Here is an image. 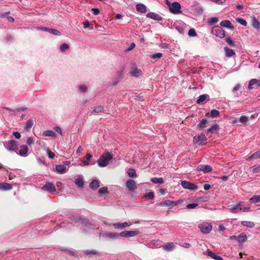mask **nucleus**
Returning <instances> with one entry per match:
<instances>
[{
  "label": "nucleus",
  "instance_id": "obj_54",
  "mask_svg": "<svg viewBox=\"0 0 260 260\" xmlns=\"http://www.w3.org/2000/svg\"><path fill=\"white\" fill-rule=\"evenodd\" d=\"M198 203H191V204H189L187 205L186 206V209H195L197 207H198Z\"/></svg>",
  "mask_w": 260,
  "mask_h": 260
},
{
  "label": "nucleus",
  "instance_id": "obj_57",
  "mask_svg": "<svg viewBox=\"0 0 260 260\" xmlns=\"http://www.w3.org/2000/svg\"><path fill=\"white\" fill-rule=\"evenodd\" d=\"M145 197L152 200L154 198V194L153 192L150 191L146 193Z\"/></svg>",
  "mask_w": 260,
  "mask_h": 260
},
{
  "label": "nucleus",
  "instance_id": "obj_40",
  "mask_svg": "<svg viewBox=\"0 0 260 260\" xmlns=\"http://www.w3.org/2000/svg\"><path fill=\"white\" fill-rule=\"evenodd\" d=\"M241 224L243 226L250 228H252L255 226V224L253 222L249 221H241Z\"/></svg>",
  "mask_w": 260,
  "mask_h": 260
},
{
  "label": "nucleus",
  "instance_id": "obj_14",
  "mask_svg": "<svg viewBox=\"0 0 260 260\" xmlns=\"http://www.w3.org/2000/svg\"><path fill=\"white\" fill-rule=\"evenodd\" d=\"M28 148L26 145H23L20 146L18 151H16V153L19 155L23 157H26L27 155Z\"/></svg>",
  "mask_w": 260,
  "mask_h": 260
},
{
  "label": "nucleus",
  "instance_id": "obj_20",
  "mask_svg": "<svg viewBox=\"0 0 260 260\" xmlns=\"http://www.w3.org/2000/svg\"><path fill=\"white\" fill-rule=\"evenodd\" d=\"M209 101V96L207 94H202L199 96L197 101V103L201 104L206 103Z\"/></svg>",
  "mask_w": 260,
  "mask_h": 260
},
{
  "label": "nucleus",
  "instance_id": "obj_47",
  "mask_svg": "<svg viewBox=\"0 0 260 260\" xmlns=\"http://www.w3.org/2000/svg\"><path fill=\"white\" fill-rule=\"evenodd\" d=\"M219 112L216 109H212L210 111V116L212 118H215L219 115Z\"/></svg>",
  "mask_w": 260,
  "mask_h": 260
},
{
  "label": "nucleus",
  "instance_id": "obj_62",
  "mask_svg": "<svg viewBox=\"0 0 260 260\" xmlns=\"http://www.w3.org/2000/svg\"><path fill=\"white\" fill-rule=\"evenodd\" d=\"M34 143V139L32 137H29L27 138L26 140V143L27 144L30 145Z\"/></svg>",
  "mask_w": 260,
  "mask_h": 260
},
{
  "label": "nucleus",
  "instance_id": "obj_38",
  "mask_svg": "<svg viewBox=\"0 0 260 260\" xmlns=\"http://www.w3.org/2000/svg\"><path fill=\"white\" fill-rule=\"evenodd\" d=\"M128 176L131 178H136L137 177L136 170L134 169L130 168L127 171Z\"/></svg>",
  "mask_w": 260,
  "mask_h": 260
},
{
  "label": "nucleus",
  "instance_id": "obj_49",
  "mask_svg": "<svg viewBox=\"0 0 260 260\" xmlns=\"http://www.w3.org/2000/svg\"><path fill=\"white\" fill-rule=\"evenodd\" d=\"M104 109L103 107L99 106L95 107L94 108L92 112L96 113H101V112H103L104 111Z\"/></svg>",
  "mask_w": 260,
  "mask_h": 260
},
{
  "label": "nucleus",
  "instance_id": "obj_55",
  "mask_svg": "<svg viewBox=\"0 0 260 260\" xmlns=\"http://www.w3.org/2000/svg\"><path fill=\"white\" fill-rule=\"evenodd\" d=\"M69 47H70L68 44L66 43H63L60 46V50L61 52H63L66 50L68 49Z\"/></svg>",
  "mask_w": 260,
  "mask_h": 260
},
{
  "label": "nucleus",
  "instance_id": "obj_21",
  "mask_svg": "<svg viewBox=\"0 0 260 260\" xmlns=\"http://www.w3.org/2000/svg\"><path fill=\"white\" fill-rule=\"evenodd\" d=\"M55 171L58 174H62L67 172V168L63 165H57L55 166Z\"/></svg>",
  "mask_w": 260,
  "mask_h": 260
},
{
  "label": "nucleus",
  "instance_id": "obj_35",
  "mask_svg": "<svg viewBox=\"0 0 260 260\" xmlns=\"http://www.w3.org/2000/svg\"><path fill=\"white\" fill-rule=\"evenodd\" d=\"M83 252L87 255H89L90 254L97 255L98 256H100L101 255V254L95 250H85L83 251Z\"/></svg>",
  "mask_w": 260,
  "mask_h": 260
},
{
  "label": "nucleus",
  "instance_id": "obj_32",
  "mask_svg": "<svg viewBox=\"0 0 260 260\" xmlns=\"http://www.w3.org/2000/svg\"><path fill=\"white\" fill-rule=\"evenodd\" d=\"M113 226L116 229H123L129 226V224L126 222L123 223L117 222L113 224Z\"/></svg>",
  "mask_w": 260,
  "mask_h": 260
},
{
  "label": "nucleus",
  "instance_id": "obj_52",
  "mask_svg": "<svg viewBox=\"0 0 260 260\" xmlns=\"http://www.w3.org/2000/svg\"><path fill=\"white\" fill-rule=\"evenodd\" d=\"M236 20L238 22L240 23L241 25H242L243 26H246V25H247L246 21L242 18H241V17L237 18L236 19Z\"/></svg>",
  "mask_w": 260,
  "mask_h": 260
},
{
  "label": "nucleus",
  "instance_id": "obj_6",
  "mask_svg": "<svg viewBox=\"0 0 260 260\" xmlns=\"http://www.w3.org/2000/svg\"><path fill=\"white\" fill-rule=\"evenodd\" d=\"M42 189L54 194L57 193L54 184L50 182H47L46 184L42 187Z\"/></svg>",
  "mask_w": 260,
  "mask_h": 260
},
{
  "label": "nucleus",
  "instance_id": "obj_64",
  "mask_svg": "<svg viewBox=\"0 0 260 260\" xmlns=\"http://www.w3.org/2000/svg\"><path fill=\"white\" fill-rule=\"evenodd\" d=\"M159 47L162 49H168L169 48V45L167 43H163L159 45Z\"/></svg>",
  "mask_w": 260,
  "mask_h": 260
},
{
  "label": "nucleus",
  "instance_id": "obj_63",
  "mask_svg": "<svg viewBox=\"0 0 260 260\" xmlns=\"http://www.w3.org/2000/svg\"><path fill=\"white\" fill-rule=\"evenodd\" d=\"M47 154L48 157L51 159H53L55 157V153L54 152H52L49 150H48Z\"/></svg>",
  "mask_w": 260,
  "mask_h": 260
},
{
  "label": "nucleus",
  "instance_id": "obj_8",
  "mask_svg": "<svg viewBox=\"0 0 260 260\" xmlns=\"http://www.w3.org/2000/svg\"><path fill=\"white\" fill-rule=\"evenodd\" d=\"M174 26L179 33L183 34L185 32L186 25L183 21L178 20L175 22Z\"/></svg>",
  "mask_w": 260,
  "mask_h": 260
},
{
  "label": "nucleus",
  "instance_id": "obj_5",
  "mask_svg": "<svg viewBox=\"0 0 260 260\" xmlns=\"http://www.w3.org/2000/svg\"><path fill=\"white\" fill-rule=\"evenodd\" d=\"M212 33L216 37L223 38L225 37V31L221 27L218 25L214 26L212 29Z\"/></svg>",
  "mask_w": 260,
  "mask_h": 260
},
{
  "label": "nucleus",
  "instance_id": "obj_58",
  "mask_svg": "<svg viewBox=\"0 0 260 260\" xmlns=\"http://www.w3.org/2000/svg\"><path fill=\"white\" fill-rule=\"evenodd\" d=\"M61 250L67 251L68 253H69L70 255H73V256H76V253L75 251L69 250L68 249H62Z\"/></svg>",
  "mask_w": 260,
  "mask_h": 260
},
{
  "label": "nucleus",
  "instance_id": "obj_4",
  "mask_svg": "<svg viewBox=\"0 0 260 260\" xmlns=\"http://www.w3.org/2000/svg\"><path fill=\"white\" fill-rule=\"evenodd\" d=\"M5 146L9 151L16 152L18 149V143L16 140H12L7 142Z\"/></svg>",
  "mask_w": 260,
  "mask_h": 260
},
{
  "label": "nucleus",
  "instance_id": "obj_41",
  "mask_svg": "<svg viewBox=\"0 0 260 260\" xmlns=\"http://www.w3.org/2000/svg\"><path fill=\"white\" fill-rule=\"evenodd\" d=\"M218 21V18L216 17H211L208 19L207 23L210 25H212Z\"/></svg>",
  "mask_w": 260,
  "mask_h": 260
},
{
  "label": "nucleus",
  "instance_id": "obj_56",
  "mask_svg": "<svg viewBox=\"0 0 260 260\" xmlns=\"http://www.w3.org/2000/svg\"><path fill=\"white\" fill-rule=\"evenodd\" d=\"M241 208L240 211L243 212H248L250 210V206H243L242 205V202H241Z\"/></svg>",
  "mask_w": 260,
  "mask_h": 260
},
{
  "label": "nucleus",
  "instance_id": "obj_11",
  "mask_svg": "<svg viewBox=\"0 0 260 260\" xmlns=\"http://www.w3.org/2000/svg\"><path fill=\"white\" fill-rule=\"evenodd\" d=\"M207 139L204 134L200 135H196L193 137V141L200 145L206 144Z\"/></svg>",
  "mask_w": 260,
  "mask_h": 260
},
{
  "label": "nucleus",
  "instance_id": "obj_45",
  "mask_svg": "<svg viewBox=\"0 0 260 260\" xmlns=\"http://www.w3.org/2000/svg\"><path fill=\"white\" fill-rule=\"evenodd\" d=\"M9 179L11 180L19 176L18 173L8 172Z\"/></svg>",
  "mask_w": 260,
  "mask_h": 260
},
{
  "label": "nucleus",
  "instance_id": "obj_2",
  "mask_svg": "<svg viewBox=\"0 0 260 260\" xmlns=\"http://www.w3.org/2000/svg\"><path fill=\"white\" fill-rule=\"evenodd\" d=\"M166 4L168 7L170 12L173 14H179L182 12L181 6L178 2H174L171 3L169 0H166Z\"/></svg>",
  "mask_w": 260,
  "mask_h": 260
},
{
  "label": "nucleus",
  "instance_id": "obj_60",
  "mask_svg": "<svg viewBox=\"0 0 260 260\" xmlns=\"http://www.w3.org/2000/svg\"><path fill=\"white\" fill-rule=\"evenodd\" d=\"M251 171H252V173H253V174L259 172H260V164L258 166H256V167L253 168L252 169Z\"/></svg>",
  "mask_w": 260,
  "mask_h": 260
},
{
  "label": "nucleus",
  "instance_id": "obj_33",
  "mask_svg": "<svg viewBox=\"0 0 260 260\" xmlns=\"http://www.w3.org/2000/svg\"><path fill=\"white\" fill-rule=\"evenodd\" d=\"M75 184L80 188H83L84 184V180L81 177L77 178L74 181Z\"/></svg>",
  "mask_w": 260,
  "mask_h": 260
},
{
  "label": "nucleus",
  "instance_id": "obj_25",
  "mask_svg": "<svg viewBox=\"0 0 260 260\" xmlns=\"http://www.w3.org/2000/svg\"><path fill=\"white\" fill-rule=\"evenodd\" d=\"M241 209V202H238L236 205L232 206L230 209V211L233 213H238L240 211Z\"/></svg>",
  "mask_w": 260,
  "mask_h": 260
},
{
  "label": "nucleus",
  "instance_id": "obj_7",
  "mask_svg": "<svg viewBox=\"0 0 260 260\" xmlns=\"http://www.w3.org/2000/svg\"><path fill=\"white\" fill-rule=\"evenodd\" d=\"M198 228L203 234H207L211 231L212 225L211 223L208 222H204L202 224H200Z\"/></svg>",
  "mask_w": 260,
  "mask_h": 260
},
{
  "label": "nucleus",
  "instance_id": "obj_61",
  "mask_svg": "<svg viewBox=\"0 0 260 260\" xmlns=\"http://www.w3.org/2000/svg\"><path fill=\"white\" fill-rule=\"evenodd\" d=\"M253 155L254 159L260 158V150L253 153Z\"/></svg>",
  "mask_w": 260,
  "mask_h": 260
},
{
  "label": "nucleus",
  "instance_id": "obj_13",
  "mask_svg": "<svg viewBox=\"0 0 260 260\" xmlns=\"http://www.w3.org/2000/svg\"><path fill=\"white\" fill-rule=\"evenodd\" d=\"M197 171H202L204 173H208L212 170V167L208 165H198L196 169Z\"/></svg>",
  "mask_w": 260,
  "mask_h": 260
},
{
  "label": "nucleus",
  "instance_id": "obj_42",
  "mask_svg": "<svg viewBox=\"0 0 260 260\" xmlns=\"http://www.w3.org/2000/svg\"><path fill=\"white\" fill-rule=\"evenodd\" d=\"M43 135L46 137H55L56 134L54 132L51 130H47L43 132Z\"/></svg>",
  "mask_w": 260,
  "mask_h": 260
},
{
  "label": "nucleus",
  "instance_id": "obj_37",
  "mask_svg": "<svg viewBox=\"0 0 260 260\" xmlns=\"http://www.w3.org/2000/svg\"><path fill=\"white\" fill-rule=\"evenodd\" d=\"M150 181L154 184H161L164 183V181L162 178H156L153 177L150 179Z\"/></svg>",
  "mask_w": 260,
  "mask_h": 260
},
{
  "label": "nucleus",
  "instance_id": "obj_50",
  "mask_svg": "<svg viewBox=\"0 0 260 260\" xmlns=\"http://www.w3.org/2000/svg\"><path fill=\"white\" fill-rule=\"evenodd\" d=\"M248 117L245 115L241 116L239 118V122L242 123H246L248 121Z\"/></svg>",
  "mask_w": 260,
  "mask_h": 260
},
{
  "label": "nucleus",
  "instance_id": "obj_3",
  "mask_svg": "<svg viewBox=\"0 0 260 260\" xmlns=\"http://www.w3.org/2000/svg\"><path fill=\"white\" fill-rule=\"evenodd\" d=\"M112 158V155L107 152L105 155H101L100 156L97 161L98 166L100 167H105L109 164V161Z\"/></svg>",
  "mask_w": 260,
  "mask_h": 260
},
{
  "label": "nucleus",
  "instance_id": "obj_39",
  "mask_svg": "<svg viewBox=\"0 0 260 260\" xmlns=\"http://www.w3.org/2000/svg\"><path fill=\"white\" fill-rule=\"evenodd\" d=\"M33 120L31 119L28 120L25 125L24 128L26 131H30L31 127L33 126Z\"/></svg>",
  "mask_w": 260,
  "mask_h": 260
},
{
  "label": "nucleus",
  "instance_id": "obj_59",
  "mask_svg": "<svg viewBox=\"0 0 260 260\" xmlns=\"http://www.w3.org/2000/svg\"><path fill=\"white\" fill-rule=\"evenodd\" d=\"M108 191L107 187H102L99 189V192L100 193H105Z\"/></svg>",
  "mask_w": 260,
  "mask_h": 260
},
{
  "label": "nucleus",
  "instance_id": "obj_16",
  "mask_svg": "<svg viewBox=\"0 0 260 260\" xmlns=\"http://www.w3.org/2000/svg\"><path fill=\"white\" fill-rule=\"evenodd\" d=\"M259 80L256 79H252L250 80L248 83V88L249 89H252L253 88H256L260 86L259 85Z\"/></svg>",
  "mask_w": 260,
  "mask_h": 260
},
{
  "label": "nucleus",
  "instance_id": "obj_46",
  "mask_svg": "<svg viewBox=\"0 0 260 260\" xmlns=\"http://www.w3.org/2000/svg\"><path fill=\"white\" fill-rule=\"evenodd\" d=\"M225 41L231 46H235V44L234 42L232 40L230 36L225 37Z\"/></svg>",
  "mask_w": 260,
  "mask_h": 260
},
{
  "label": "nucleus",
  "instance_id": "obj_18",
  "mask_svg": "<svg viewBox=\"0 0 260 260\" xmlns=\"http://www.w3.org/2000/svg\"><path fill=\"white\" fill-rule=\"evenodd\" d=\"M130 74L132 76L138 77L142 74V72L141 70L138 69L136 66H134L132 68Z\"/></svg>",
  "mask_w": 260,
  "mask_h": 260
},
{
  "label": "nucleus",
  "instance_id": "obj_15",
  "mask_svg": "<svg viewBox=\"0 0 260 260\" xmlns=\"http://www.w3.org/2000/svg\"><path fill=\"white\" fill-rule=\"evenodd\" d=\"M125 185L129 191H133L137 188L136 182L133 179L127 180L125 183Z\"/></svg>",
  "mask_w": 260,
  "mask_h": 260
},
{
  "label": "nucleus",
  "instance_id": "obj_22",
  "mask_svg": "<svg viewBox=\"0 0 260 260\" xmlns=\"http://www.w3.org/2000/svg\"><path fill=\"white\" fill-rule=\"evenodd\" d=\"M103 236L105 238H108L112 239H118L120 236L119 234L116 233L110 232L103 234Z\"/></svg>",
  "mask_w": 260,
  "mask_h": 260
},
{
  "label": "nucleus",
  "instance_id": "obj_29",
  "mask_svg": "<svg viewBox=\"0 0 260 260\" xmlns=\"http://www.w3.org/2000/svg\"><path fill=\"white\" fill-rule=\"evenodd\" d=\"M220 25L221 26L225 27L228 28L230 29H233L234 26L232 25L231 22L229 20H225L223 21H222L220 23Z\"/></svg>",
  "mask_w": 260,
  "mask_h": 260
},
{
  "label": "nucleus",
  "instance_id": "obj_30",
  "mask_svg": "<svg viewBox=\"0 0 260 260\" xmlns=\"http://www.w3.org/2000/svg\"><path fill=\"white\" fill-rule=\"evenodd\" d=\"M224 50L225 51V55L226 57H231L235 54V51L228 47H225L224 48Z\"/></svg>",
  "mask_w": 260,
  "mask_h": 260
},
{
  "label": "nucleus",
  "instance_id": "obj_26",
  "mask_svg": "<svg viewBox=\"0 0 260 260\" xmlns=\"http://www.w3.org/2000/svg\"><path fill=\"white\" fill-rule=\"evenodd\" d=\"M251 25L254 28L257 30L260 28V22L255 17H252Z\"/></svg>",
  "mask_w": 260,
  "mask_h": 260
},
{
  "label": "nucleus",
  "instance_id": "obj_1",
  "mask_svg": "<svg viewBox=\"0 0 260 260\" xmlns=\"http://www.w3.org/2000/svg\"><path fill=\"white\" fill-rule=\"evenodd\" d=\"M70 218L75 223H81L90 229L98 230L99 229V226H96L94 224L90 223L87 218H82L79 215L73 214L70 216Z\"/></svg>",
  "mask_w": 260,
  "mask_h": 260
},
{
  "label": "nucleus",
  "instance_id": "obj_48",
  "mask_svg": "<svg viewBox=\"0 0 260 260\" xmlns=\"http://www.w3.org/2000/svg\"><path fill=\"white\" fill-rule=\"evenodd\" d=\"M48 32H49L54 35H55V36H59L61 35V32L59 31H58L57 29H53V28H49Z\"/></svg>",
  "mask_w": 260,
  "mask_h": 260
},
{
  "label": "nucleus",
  "instance_id": "obj_31",
  "mask_svg": "<svg viewBox=\"0 0 260 260\" xmlns=\"http://www.w3.org/2000/svg\"><path fill=\"white\" fill-rule=\"evenodd\" d=\"M12 188V186L10 184L7 183H0V190H9Z\"/></svg>",
  "mask_w": 260,
  "mask_h": 260
},
{
  "label": "nucleus",
  "instance_id": "obj_17",
  "mask_svg": "<svg viewBox=\"0 0 260 260\" xmlns=\"http://www.w3.org/2000/svg\"><path fill=\"white\" fill-rule=\"evenodd\" d=\"M206 254L214 260H223V258L221 256L216 255L214 252H212L209 249L206 251Z\"/></svg>",
  "mask_w": 260,
  "mask_h": 260
},
{
  "label": "nucleus",
  "instance_id": "obj_24",
  "mask_svg": "<svg viewBox=\"0 0 260 260\" xmlns=\"http://www.w3.org/2000/svg\"><path fill=\"white\" fill-rule=\"evenodd\" d=\"M136 10L141 13H145L147 11L146 6L143 4H138L136 5Z\"/></svg>",
  "mask_w": 260,
  "mask_h": 260
},
{
  "label": "nucleus",
  "instance_id": "obj_53",
  "mask_svg": "<svg viewBox=\"0 0 260 260\" xmlns=\"http://www.w3.org/2000/svg\"><path fill=\"white\" fill-rule=\"evenodd\" d=\"M162 54L161 53H156L150 55V57L152 59L160 58L162 57Z\"/></svg>",
  "mask_w": 260,
  "mask_h": 260
},
{
  "label": "nucleus",
  "instance_id": "obj_43",
  "mask_svg": "<svg viewBox=\"0 0 260 260\" xmlns=\"http://www.w3.org/2000/svg\"><path fill=\"white\" fill-rule=\"evenodd\" d=\"M26 108H24V107L19 108H17L16 109H13L9 108V111L11 112H12L11 113L12 115H15V113L16 112L23 111H24L25 110H26Z\"/></svg>",
  "mask_w": 260,
  "mask_h": 260
},
{
  "label": "nucleus",
  "instance_id": "obj_9",
  "mask_svg": "<svg viewBox=\"0 0 260 260\" xmlns=\"http://www.w3.org/2000/svg\"><path fill=\"white\" fill-rule=\"evenodd\" d=\"M182 200H178V201H170V200H165L162 202H160L158 204V206H169L173 207L175 206H177L178 204L182 203Z\"/></svg>",
  "mask_w": 260,
  "mask_h": 260
},
{
  "label": "nucleus",
  "instance_id": "obj_10",
  "mask_svg": "<svg viewBox=\"0 0 260 260\" xmlns=\"http://www.w3.org/2000/svg\"><path fill=\"white\" fill-rule=\"evenodd\" d=\"M181 184L186 189L195 191L198 189V186L197 185L187 181H182Z\"/></svg>",
  "mask_w": 260,
  "mask_h": 260
},
{
  "label": "nucleus",
  "instance_id": "obj_36",
  "mask_svg": "<svg viewBox=\"0 0 260 260\" xmlns=\"http://www.w3.org/2000/svg\"><path fill=\"white\" fill-rule=\"evenodd\" d=\"M174 248V245L173 243L169 242L163 246V249L167 251H170L173 250Z\"/></svg>",
  "mask_w": 260,
  "mask_h": 260
},
{
  "label": "nucleus",
  "instance_id": "obj_23",
  "mask_svg": "<svg viewBox=\"0 0 260 260\" xmlns=\"http://www.w3.org/2000/svg\"><path fill=\"white\" fill-rule=\"evenodd\" d=\"M100 186V181L97 179L93 180L89 184V187L92 190H96Z\"/></svg>",
  "mask_w": 260,
  "mask_h": 260
},
{
  "label": "nucleus",
  "instance_id": "obj_19",
  "mask_svg": "<svg viewBox=\"0 0 260 260\" xmlns=\"http://www.w3.org/2000/svg\"><path fill=\"white\" fill-rule=\"evenodd\" d=\"M146 17L157 21H160L162 19V18L159 15L154 12H149L147 13Z\"/></svg>",
  "mask_w": 260,
  "mask_h": 260
},
{
  "label": "nucleus",
  "instance_id": "obj_51",
  "mask_svg": "<svg viewBox=\"0 0 260 260\" xmlns=\"http://www.w3.org/2000/svg\"><path fill=\"white\" fill-rule=\"evenodd\" d=\"M188 35L190 37H193L197 36V34L194 28H190L188 31Z\"/></svg>",
  "mask_w": 260,
  "mask_h": 260
},
{
  "label": "nucleus",
  "instance_id": "obj_27",
  "mask_svg": "<svg viewBox=\"0 0 260 260\" xmlns=\"http://www.w3.org/2000/svg\"><path fill=\"white\" fill-rule=\"evenodd\" d=\"M247 237L245 233H241L238 236H237V242L239 243H242L247 241Z\"/></svg>",
  "mask_w": 260,
  "mask_h": 260
},
{
  "label": "nucleus",
  "instance_id": "obj_12",
  "mask_svg": "<svg viewBox=\"0 0 260 260\" xmlns=\"http://www.w3.org/2000/svg\"><path fill=\"white\" fill-rule=\"evenodd\" d=\"M139 233V231H124L119 234L122 237H133L138 235Z\"/></svg>",
  "mask_w": 260,
  "mask_h": 260
},
{
  "label": "nucleus",
  "instance_id": "obj_34",
  "mask_svg": "<svg viewBox=\"0 0 260 260\" xmlns=\"http://www.w3.org/2000/svg\"><path fill=\"white\" fill-rule=\"evenodd\" d=\"M208 121L207 119H203L197 125V127L199 129H203L207 126Z\"/></svg>",
  "mask_w": 260,
  "mask_h": 260
},
{
  "label": "nucleus",
  "instance_id": "obj_44",
  "mask_svg": "<svg viewBox=\"0 0 260 260\" xmlns=\"http://www.w3.org/2000/svg\"><path fill=\"white\" fill-rule=\"evenodd\" d=\"M249 201L254 203L260 202V196L254 195L249 199Z\"/></svg>",
  "mask_w": 260,
  "mask_h": 260
},
{
  "label": "nucleus",
  "instance_id": "obj_28",
  "mask_svg": "<svg viewBox=\"0 0 260 260\" xmlns=\"http://www.w3.org/2000/svg\"><path fill=\"white\" fill-rule=\"evenodd\" d=\"M219 129V125L217 123H215V124H213L210 127L208 128L206 130V132L208 133H214L215 132H217Z\"/></svg>",
  "mask_w": 260,
  "mask_h": 260
}]
</instances>
